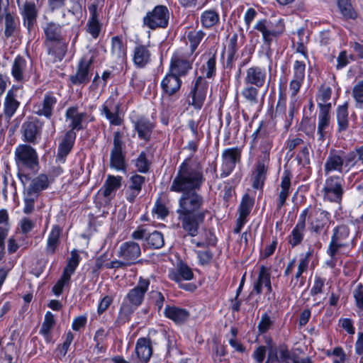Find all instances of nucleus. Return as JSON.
Returning <instances> with one entry per match:
<instances>
[{"mask_svg": "<svg viewBox=\"0 0 363 363\" xmlns=\"http://www.w3.org/2000/svg\"><path fill=\"white\" fill-rule=\"evenodd\" d=\"M203 203V197L195 191L182 193L178 200L177 219L182 229L191 237L199 234V228L209 213L207 209L202 208Z\"/></svg>", "mask_w": 363, "mask_h": 363, "instance_id": "f257e3e1", "label": "nucleus"}, {"mask_svg": "<svg viewBox=\"0 0 363 363\" xmlns=\"http://www.w3.org/2000/svg\"><path fill=\"white\" fill-rule=\"evenodd\" d=\"M203 182L201 167L190 158H187L179 167L171 184L170 191L177 193L196 191L201 188Z\"/></svg>", "mask_w": 363, "mask_h": 363, "instance_id": "f03ea898", "label": "nucleus"}, {"mask_svg": "<svg viewBox=\"0 0 363 363\" xmlns=\"http://www.w3.org/2000/svg\"><path fill=\"white\" fill-rule=\"evenodd\" d=\"M149 286L148 279L140 277L138 284L128 292L121 305L116 319L118 325L125 324L130 320L134 311L142 304Z\"/></svg>", "mask_w": 363, "mask_h": 363, "instance_id": "7ed1b4c3", "label": "nucleus"}, {"mask_svg": "<svg viewBox=\"0 0 363 363\" xmlns=\"http://www.w3.org/2000/svg\"><path fill=\"white\" fill-rule=\"evenodd\" d=\"M353 158L342 150L330 149L327 156L323 171L325 176L331 172H348L352 168Z\"/></svg>", "mask_w": 363, "mask_h": 363, "instance_id": "20e7f679", "label": "nucleus"}, {"mask_svg": "<svg viewBox=\"0 0 363 363\" xmlns=\"http://www.w3.org/2000/svg\"><path fill=\"white\" fill-rule=\"evenodd\" d=\"M350 240V228L347 225H339L333 230L331 240L327 249V253L330 257L328 262L331 267L335 265L336 256L340 249L348 247Z\"/></svg>", "mask_w": 363, "mask_h": 363, "instance_id": "39448f33", "label": "nucleus"}, {"mask_svg": "<svg viewBox=\"0 0 363 363\" xmlns=\"http://www.w3.org/2000/svg\"><path fill=\"white\" fill-rule=\"evenodd\" d=\"M15 162L19 169L36 170L38 167V155L36 150L26 144L18 145L14 152Z\"/></svg>", "mask_w": 363, "mask_h": 363, "instance_id": "423d86ee", "label": "nucleus"}, {"mask_svg": "<svg viewBox=\"0 0 363 363\" xmlns=\"http://www.w3.org/2000/svg\"><path fill=\"white\" fill-rule=\"evenodd\" d=\"M169 11L163 5L156 6L152 11H148L143 17V22L145 26L151 30L165 28L169 24Z\"/></svg>", "mask_w": 363, "mask_h": 363, "instance_id": "0eeeda50", "label": "nucleus"}, {"mask_svg": "<svg viewBox=\"0 0 363 363\" xmlns=\"http://www.w3.org/2000/svg\"><path fill=\"white\" fill-rule=\"evenodd\" d=\"M343 183L344 180L340 176L333 175L327 177L322 189L323 199L340 203L344 192Z\"/></svg>", "mask_w": 363, "mask_h": 363, "instance_id": "6e6552de", "label": "nucleus"}, {"mask_svg": "<svg viewBox=\"0 0 363 363\" xmlns=\"http://www.w3.org/2000/svg\"><path fill=\"white\" fill-rule=\"evenodd\" d=\"M121 177L108 175L103 186L99 189L95 197V203L99 207L110 204L112 194L120 188Z\"/></svg>", "mask_w": 363, "mask_h": 363, "instance_id": "1a4fd4ad", "label": "nucleus"}, {"mask_svg": "<svg viewBox=\"0 0 363 363\" xmlns=\"http://www.w3.org/2000/svg\"><path fill=\"white\" fill-rule=\"evenodd\" d=\"M123 133L116 131L113 133V147L110 155V167L116 171L125 172L126 169Z\"/></svg>", "mask_w": 363, "mask_h": 363, "instance_id": "9d476101", "label": "nucleus"}, {"mask_svg": "<svg viewBox=\"0 0 363 363\" xmlns=\"http://www.w3.org/2000/svg\"><path fill=\"white\" fill-rule=\"evenodd\" d=\"M307 208L308 211L306 218H308L310 230L316 234L320 233L325 228H328L330 219V213L318 207L309 206Z\"/></svg>", "mask_w": 363, "mask_h": 363, "instance_id": "9b49d317", "label": "nucleus"}, {"mask_svg": "<svg viewBox=\"0 0 363 363\" xmlns=\"http://www.w3.org/2000/svg\"><path fill=\"white\" fill-rule=\"evenodd\" d=\"M186 57L180 52H175L172 57L169 72L172 74L178 77H184L192 69V63L194 58Z\"/></svg>", "mask_w": 363, "mask_h": 363, "instance_id": "f8f14e48", "label": "nucleus"}, {"mask_svg": "<svg viewBox=\"0 0 363 363\" xmlns=\"http://www.w3.org/2000/svg\"><path fill=\"white\" fill-rule=\"evenodd\" d=\"M23 23L30 31L36 23L38 9L35 3L31 0H16Z\"/></svg>", "mask_w": 363, "mask_h": 363, "instance_id": "ddd939ff", "label": "nucleus"}, {"mask_svg": "<svg viewBox=\"0 0 363 363\" xmlns=\"http://www.w3.org/2000/svg\"><path fill=\"white\" fill-rule=\"evenodd\" d=\"M241 150L238 147H230L225 149L222 153V164L220 167L221 177L229 176L235 167L237 163L240 162Z\"/></svg>", "mask_w": 363, "mask_h": 363, "instance_id": "4468645a", "label": "nucleus"}, {"mask_svg": "<svg viewBox=\"0 0 363 363\" xmlns=\"http://www.w3.org/2000/svg\"><path fill=\"white\" fill-rule=\"evenodd\" d=\"M208 83L202 77H199L191 88L189 93V96L191 98V102H189L194 108L200 110L205 101L207 91H208Z\"/></svg>", "mask_w": 363, "mask_h": 363, "instance_id": "2eb2a0df", "label": "nucleus"}, {"mask_svg": "<svg viewBox=\"0 0 363 363\" xmlns=\"http://www.w3.org/2000/svg\"><path fill=\"white\" fill-rule=\"evenodd\" d=\"M267 72L264 67L253 65L245 71L243 82L245 85H251L262 88L267 80Z\"/></svg>", "mask_w": 363, "mask_h": 363, "instance_id": "dca6fc26", "label": "nucleus"}, {"mask_svg": "<svg viewBox=\"0 0 363 363\" xmlns=\"http://www.w3.org/2000/svg\"><path fill=\"white\" fill-rule=\"evenodd\" d=\"M118 93L117 89L112 93L111 96L104 102L101 108V114L110 121L111 125H119L121 123V118L118 115L120 105L116 101Z\"/></svg>", "mask_w": 363, "mask_h": 363, "instance_id": "f3484780", "label": "nucleus"}, {"mask_svg": "<svg viewBox=\"0 0 363 363\" xmlns=\"http://www.w3.org/2000/svg\"><path fill=\"white\" fill-rule=\"evenodd\" d=\"M135 357H132L133 363H147L150 359L153 350L150 338L140 337L138 339L135 348Z\"/></svg>", "mask_w": 363, "mask_h": 363, "instance_id": "a211bd4d", "label": "nucleus"}, {"mask_svg": "<svg viewBox=\"0 0 363 363\" xmlns=\"http://www.w3.org/2000/svg\"><path fill=\"white\" fill-rule=\"evenodd\" d=\"M43 45L52 62L62 61L67 51V43L65 38L44 41Z\"/></svg>", "mask_w": 363, "mask_h": 363, "instance_id": "6ab92c4d", "label": "nucleus"}, {"mask_svg": "<svg viewBox=\"0 0 363 363\" xmlns=\"http://www.w3.org/2000/svg\"><path fill=\"white\" fill-rule=\"evenodd\" d=\"M93 58L86 59L83 57L79 62L77 70L74 74L69 77L71 83L74 85L87 84L91 79L89 69L93 63Z\"/></svg>", "mask_w": 363, "mask_h": 363, "instance_id": "aec40b11", "label": "nucleus"}, {"mask_svg": "<svg viewBox=\"0 0 363 363\" xmlns=\"http://www.w3.org/2000/svg\"><path fill=\"white\" fill-rule=\"evenodd\" d=\"M308 211V208H305L301 211L297 223L293 228L291 234L287 237V241L291 247H295L301 244L303 240Z\"/></svg>", "mask_w": 363, "mask_h": 363, "instance_id": "412c9836", "label": "nucleus"}, {"mask_svg": "<svg viewBox=\"0 0 363 363\" xmlns=\"http://www.w3.org/2000/svg\"><path fill=\"white\" fill-rule=\"evenodd\" d=\"M21 179L23 184L24 189L38 196L41 191L48 186L49 184L48 176L44 174L38 175L31 181H28L26 175L21 176Z\"/></svg>", "mask_w": 363, "mask_h": 363, "instance_id": "4be33fe9", "label": "nucleus"}, {"mask_svg": "<svg viewBox=\"0 0 363 363\" xmlns=\"http://www.w3.org/2000/svg\"><path fill=\"white\" fill-rule=\"evenodd\" d=\"M140 245L133 241L125 242L121 244L118 252V257L129 263V266L135 263V260L140 255Z\"/></svg>", "mask_w": 363, "mask_h": 363, "instance_id": "5701e85b", "label": "nucleus"}, {"mask_svg": "<svg viewBox=\"0 0 363 363\" xmlns=\"http://www.w3.org/2000/svg\"><path fill=\"white\" fill-rule=\"evenodd\" d=\"M76 133L68 130L61 143L59 144L56 160L58 163H64L67 156L71 152L76 139Z\"/></svg>", "mask_w": 363, "mask_h": 363, "instance_id": "b1692460", "label": "nucleus"}, {"mask_svg": "<svg viewBox=\"0 0 363 363\" xmlns=\"http://www.w3.org/2000/svg\"><path fill=\"white\" fill-rule=\"evenodd\" d=\"M57 99L52 94H45L43 99L34 106V112L40 116L50 118L52 116L54 107L57 104Z\"/></svg>", "mask_w": 363, "mask_h": 363, "instance_id": "393cba45", "label": "nucleus"}, {"mask_svg": "<svg viewBox=\"0 0 363 363\" xmlns=\"http://www.w3.org/2000/svg\"><path fill=\"white\" fill-rule=\"evenodd\" d=\"M87 116L86 112L79 113L77 106L68 108L65 112L66 121H69V130H80L84 129V119Z\"/></svg>", "mask_w": 363, "mask_h": 363, "instance_id": "a878e982", "label": "nucleus"}, {"mask_svg": "<svg viewBox=\"0 0 363 363\" xmlns=\"http://www.w3.org/2000/svg\"><path fill=\"white\" fill-rule=\"evenodd\" d=\"M19 91V86H13L6 94L4 104V113L8 119L14 115L19 107L20 103L17 100Z\"/></svg>", "mask_w": 363, "mask_h": 363, "instance_id": "bb28decb", "label": "nucleus"}, {"mask_svg": "<svg viewBox=\"0 0 363 363\" xmlns=\"http://www.w3.org/2000/svg\"><path fill=\"white\" fill-rule=\"evenodd\" d=\"M182 83L180 78L167 72L160 83L163 94L167 96H175L179 92Z\"/></svg>", "mask_w": 363, "mask_h": 363, "instance_id": "cd10ccee", "label": "nucleus"}, {"mask_svg": "<svg viewBox=\"0 0 363 363\" xmlns=\"http://www.w3.org/2000/svg\"><path fill=\"white\" fill-rule=\"evenodd\" d=\"M151 61V52L147 46L139 45L135 47L133 52V62L138 68H144Z\"/></svg>", "mask_w": 363, "mask_h": 363, "instance_id": "c85d7f7f", "label": "nucleus"}, {"mask_svg": "<svg viewBox=\"0 0 363 363\" xmlns=\"http://www.w3.org/2000/svg\"><path fill=\"white\" fill-rule=\"evenodd\" d=\"M330 110H319L318 116L317 133L318 141L323 142L325 139L330 126Z\"/></svg>", "mask_w": 363, "mask_h": 363, "instance_id": "c756f323", "label": "nucleus"}, {"mask_svg": "<svg viewBox=\"0 0 363 363\" xmlns=\"http://www.w3.org/2000/svg\"><path fill=\"white\" fill-rule=\"evenodd\" d=\"M68 24V22H62L57 23L53 21H49L43 26L45 35L44 41L64 39L62 34V28Z\"/></svg>", "mask_w": 363, "mask_h": 363, "instance_id": "7c9ffc66", "label": "nucleus"}, {"mask_svg": "<svg viewBox=\"0 0 363 363\" xmlns=\"http://www.w3.org/2000/svg\"><path fill=\"white\" fill-rule=\"evenodd\" d=\"M164 313L167 318L178 324L184 323L189 317V313L186 309L175 306H166Z\"/></svg>", "mask_w": 363, "mask_h": 363, "instance_id": "2f4dec72", "label": "nucleus"}, {"mask_svg": "<svg viewBox=\"0 0 363 363\" xmlns=\"http://www.w3.org/2000/svg\"><path fill=\"white\" fill-rule=\"evenodd\" d=\"M97 7L96 4H92L88 8L91 17L87 23V30L94 38L99 36L101 27L99 21Z\"/></svg>", "mask_w": 363, "mask_h": 363, "instance_id": "473e14b6", "label": "nucleus"}, {"mask_svg": "<svg viewBox=\"0 0 363 363\" xmlns=\"http://www.w3.org/2000/svg\"><path fill=\"white\" fill-rule=\"evenodd\" d=\"M206 33L202 30L194 29L185 33V43L186 44H189L191 55H192L196 50L199 45L201 43Z\"/></svg>", "mask_w": 363, "mask_h": 363, "instance_id": "72a5a7b5", "label": "nucleus"}, {"mask_svg": "<svg viewBox=\"0 0 363 363\" xmlns=\"http://www.w3.org/2000/svg\"><path fill=\"white\" fill-rule=\"evenodd\" d=\"M262 286H265L268 292H272V289L271 286L270 274L267 268L264 266L260 267L258 279L254 285V290L257 294L262 293Z\"/></svg>", "mask_w": 363, "mask_h": 363, "instance_id": "f704fd0d", "label": "nucleus"}, {"mask_svg": "<svg viewBox=\"0 0 363 363\" xmlns=\"http://www.w3.org/2000/svg\"><path fill=\"white\" fill-rule=\"evenodd\" d=\"M21 131L24 138V140L35 143L36 137L40 133L35 121H27L24 122L21 127Z\"/></svg>", "mask_w": 363, "mask_h": 363, "instance_id": "c9c22d12", "label": "nucleus"}, {"mask_svg": "<svg viewBox=\"0 0 363 363\" xmlns=\"http://www.w3.org/2000/svg\"><path fill=\"white\" fill-rule=\"evenodd\" d=\"M193 276L191 269L184 264H179L176 270L171 271L169 274V279L177 283L182 280H191Z\"/></svg>", "mask_w": 363, "mask_h": 363, "instance_id": "e433bc0d", "label": "nucleus"}, {"mask_svg": "<svg viewBox=\"0 0 363 363\" xmlns=\"http://www.w3.org/2000/svg\"><path fill=\"white\" fill-rule=\"evenodd\" d=\"M134 126L140 139L144 140H148L150 139L153 125L148 119L141 118L135 123Z\"/></svg>", "mask_w": 363, "mask_h": 363, "instance_id": "4c0bfd02", "label": "nucleus"}, {"mask_svg": "<svg viewBox=\"0 0 363 363\" xmlns=\"http://www.w3.org/2000/svg\"><path fill=\"white\" fill-rule=\"evenodd\" d=\"M111 55L118 62H123L125 59L126 48L123 45L122 38L119 36L111 38Z\"/></svg>", "mask_w": 363, "mask_h": 363, "instance_id": "58836bf2", "label": "nucleus"}, {"mask_svg": "<svg viewBox=\"0 0 363 363\" xmlns=\"http://www.w3.org/2000/svg\"><path fill=\"white\" fill-rule=\"evenodd\" d=\"M62 229L58 225H54L48 235L45 247L46 253L52 255L55 252L56 248L60 243V237Z\"/></svg>", "mask_w": 363, "mask_h": 363, "instance_id": "ea45409f", "label": "nucleus"}, {"mask_svg": "<svg viewBox=\"0 0 363 363\" xmlns=\"http://www.w3.org/2000/svg\"><path fill=\"white\" fill-rule=\"evenodd\" d=\"M259 89L260 87L245 85L241 91L244 102L250 106H255L259 103Z\"/></svg>", "mask_w": 363, "mask_h": 363, "instance_id": "a19ab883", "label": "nucleus"}, {"mask_svg": "<svg viewBox=\"0 0 363 363\" xmlns=\"http://www.w3.org/2000/svg\"><path fill=\"white\" fill-rule=\"evenodd\" d=\"M332 94V89L329 86H322L316 96V101L319 110H330L331 104L329 102Z\"/></svg>", "mask_w": 363, "mask_h": 363, "instance_id": "79ce46f5", "label": "nucleus"}, {"mask_svg": "<svg viewBox=\"0 0 363 363\" xmlns=\"http://www.w3.org/2000/svg\"><path fill=\"white\" fill-rule=\"evenodd\" d=\"M337 122L338 132L346 130L349 127L348 104L345 102L337 108Z\"/></svg>", "mask_w": 363, "mask_h": 363, "instance_id": "37998d69", "label": "nucleus"}, {"mask_svg": "<svg viewBox=\"0 0 363 363\" xmlns=\"http://www.w3.org/2000/svg\"><path fill=\"white\" fill-rule=\"evenodd\" d=\"M26 69V60L21 56H17L12 65L11 74L18 82H21L24 79V74Z\"/></svg>", "mask_w": 363, "mask_h": 363, "instance_id": "c03bdc74", "label": "nucleus"}, {"mask_svg": "<svg viewBox=\"0 0 363 363\" xmlns=\"http://www.w3.org/2000/svg\"><path fill=\"white\" fill-rule=\"evenodd\" d=\"M268 163L269 162L258 161L252 184L255 189H261L262 187L267 171Z\"/></svg>", "mask_w": 363, "mask_h": 363, "instance_id": "a18cd8bd", "label": "nucleus"}, {"mask_svg": "<svg viewBox=\"0 0 363 363\" xmlns=\"http://www.w3.org/2000/svg\"><path fill=\"white\" fill-rule=\"evenodd\" d=\"M220 17L218 13L213 9L203 11L201 15V23L203 27L210 28L217 24Z\"/></svg>", "mask_w": 363, "mask_h": 363, "instance_id": "49530a36", "label": "nucleus"}, {"mask_svg": "<svg viewBox=\"0 0 363 363\" xmlns=\"http://www.w3.org/2000/svg\"><path fill=\"white\" fill-rule=\"evenodd\" d=\"M291 186V178L289 173L285 172L281 178V191L279 194V208H281L284 203L289 195Z\"/></svg>", "mask_w": 363, "mask_h": 363, "instance_id": "de8ad7c7", "label": "nucleus"}, {"mask_svg": "<svg viewBox=\"0 0 363 363\" xmlns=\"http://www.w3.org/2000/svg\"><path fill=\"white\" fill-rule=\"evenodd\" d=\"M80 257L76 250L71 251V256L67 261V266L64 269L63 274L71 278L72 275L74 273L77 267L79 265Z\"/></svg>", "mask_w": 363, "mask_h": 363, "instance_id": "09e8293b", "label": "nucleus"}, {"mask_svg": "<svg viewBox=\"0 0 363 363\" xmlns=\"http://www.w3.org/2000/svg\"><path fill=\"white\" fill-rule=\"evenodd\" d=\"M145 240L147 245L155 249L161 248L164 244L163 235L157 230L150 233Z\"/></svg>", "mask_w": 363, "mask_h": 363, "instance_id": "8fccbe9b", "label": "nucleus"}, {"mask_svg": "<svg viewBox=\"0 0 363 363\" xmlns=\"http://www.w3.org/2000/svg\"><path fill=\"white\" fill-rule=\"evenodd\" d=\"M267 23L265 19L259 20L255 25L254 29L262 33L263 40L267 44L268 47H269L272 38L270 35V28Z\"/></svg>", "mask_w": 363, "mask_h": 363, "instance_id": "3c124183", "label": "nucleus"}, {"mask_svg": "<svg viewBox=\"0 0 363 363\" xmlns=\"http://www.w3.org/2000/svg\"><path fill=\"white\" fill-rule=\"evenodd\" d=\"M238 35L237 33H234L230 38L228 45V58L227 62L231 63L235 60L236 52L238 49Z\"/></svg>", "mask_w": 363, "mask_h": 363, "instance_id": "603ef678", "label": "nucleus"}, {"mask_svg": "<svg viewBox=\"0 0 363 363\" xmlns=\"http://www.w3.org/2000/svg\"><path fill=\"white\" fill-rule=\"evenodd\" d=\"M55 323L54 316L50 311L47 312L45 315L44 321L40 330V333L48 337L50 335L51 329Z\"/></svg>", "mask_w": 363, "mask_h": 363, "instance_id": "864d4df0", "label": "nucleus"}, {"mask_svg": "<svg viewBox=\"0 0 363 363\" xmlns=\"http://www.w3.org/2000/svg\"><path fill=\"white\" fill-rule=\"evenodd\" d=\"M350 1L351 0H337V4L341 13L345 17L354 18L356 17V13L353 10Z\"/></svg>", "mask_w": 363, "mask_h": 363, "instance_id": "5fc2aeb1", "label": "nucleus"}, {"mask_svg": "<svg viewBox=\"0 0 363 363\" xmlns=\"http://www.w3.org/2000/svg\"><path fill=\"white\" fill-rule=\"evenodd\" d=\"M252 206L253 201L247 194L244 195L239 208V216L247 218L252 210Z\"/></svg>", "mask_w": 363, "mask_h": 363, "instance_id": "6e6d98bb", "label": "nucleus"}, {"mask_svg": "<svg viewBox=\"0 0 363 363\" xmlns=\"http://www.w3.org/2000/svg\"><path fill=\"white\" fill-rule=\"evenodd\" d=\"M352 96L357 103V107H363V80L357 82L352 89Z\"/></svg>", "mask_w": 363, "mask_h": 363, "instance_id": "4d7b16f0", "label": "nucleus"}, {"mask_svg": "<svg viewBox=\"0 0 363 363\" xmlns=\"http://www.w3.org/2000/svg\"><path fill=\"white\" fill-rule=\"evenodd\" d=\"M16 21L15 17L11 13H7L5 16V35L7 38L11 37L16 30Z\"/></svg>", "mask_w": 363, "mask_h": 363, "instance_id": "13d9d810", "label": "nucleus"}, {"mask_svg": "<svg viewBox=\"0 0 363 363\" xmlns=\"http://www.w3.org/2000/svg\"><path fill=\"white\" fill-rule=\"evenodd\" d=\"M306 64L303 61L296 60L293 66V79L304 81Z\"/></svg>", "mask_w": 363, "mask_h": 363, "instance_id": "bf43d9fd", "label": "nucleus"}, {"mask_svg": "<svg viewBox=\"0 0 363 363\" xmlns=\"http://www.w3.org/2000/svg\"><path fill=\"white\" fill-rule=\"evenodd\" d=\"M38 196L33 194L28 191L24 189V203L25 206L23 208V212L25 213H30L35 206V201L37 199Z\"/></svg>", "mask_w": 363, "mask_h": 363, "instance_id": "052dcab7", "label": "nucleus"}, {"mask_svg": "<svg viewBox=\"0 0 363 363\" xmlns=\"http://www.w3.org/2000/svg\"><path fill=\"white\" fill-rule=\"evenodd\" d=\"M137 170L141 173H146L149 170V162L145 152H141L135 162Z\"/></svg>", "mask_w": 363, "mask_h": 363, "instance_id": "680f3d73", "label": "nucleus"}, {"mask_svg": "<svg viewBox=\"0 0 363 363\" xmlns=\"http://www.w3.org/2000/svg\"><path fill=\"white\" fill-rule=\"evenodd\" d=\"M355 305L359 311H363V285L358 284L352 290Z\"/></svg>", "mask_w": 363, "mask_h": 363, "instance_id": "e2e57ef3", "label": "nucleus"}, {"mask_svg": "<svg viewBox=\"0 0 363 363\" xmlns=\"http://www.w3.org/2000/svg\"><path fill=\"white\" fill-rule=\"evenodd\" d=\"M279 354L280 362L289 363L293 362L294 363L296 354L291 352L286 347L281 346L278 350Z\"/></svg>", "mask_w": 363, "mask_h": 363, "instance_id": "0e129e2a", "label": "nucleus"}, {"mask_svg": "<svg viewBox=\"0 0 363 363\" xmlns=\"http://www.w3.org/2000/svg\"><path fill=\"white\" fill-rule=\"evenodd\" d=\"M216 57L211 56L203 66V74L207 78H211L216 74Z\"/></svg>", "mask_w": 363, "mask_h": 363, "instance_id": "69168bd1", "label": "nucleus"}, {"mask_svg": "<svg viewBox=\"0 0 363 363\" xmlns=\"http://www.w3.org/2000/svg\"><path fill=\"white\" fill-rule=\"evenodd\" d=\"M272 147V140L267 138L264 139L261 143L262 155L259 161L269 162V152Z\"/></svg>", "mask_w": 363, "mask_h": 363, "instance_id": "338daca9", "label": "nucleus"}, {"mask_svg": "<svg viewBox=\"0 0 363 363\" xmlns=\"http://www.w3.org/2000/svg\"><path fill=\"white\" fill-rule=\"evenodd\" d=\"M347 153V155H350L352 157V158H353V163H352V167H354L358 163L363 164V145Z\"/></svg>", "mask_w": 363, "mask_h": 363, "instance_id": "774afa93", "label": "nucleus"}]
</instances>
